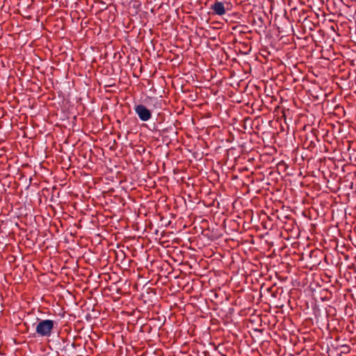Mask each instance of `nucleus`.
Segmentation results:
<instances>
[{"label":"nucleus","instance_id":"obj_1","mask_svg":"<svg viewBox=\"0 0 356 356\" xmlns=\"http://www.w3.org/2000/svg\"><path fill=\"white\" fill-rule=\"evenodd\" d=\"M38 322L35 323V334L40 337H49L56 322L50 319L42 320L37 318Z\"/></svg>","mask_w":356,"mask_h":356},{"label":"nucleus","instance_id":"obj_2","mask_svg":"<svg viewBox=\"0 0 356 356\" xmlns=\"http://www.w3.org/2000/svg\"><path fill=\"white\" fill-rule=\"evenodd\" d=\"M232 5L229 1H218L216 0L215 3L211 6V9L213 15L222 16L225 14L226 10H230Z\"/></svg>","mask_w":356,"mask_h":356},{"label":"nucleus","instance_id":"obj_3","mask_svg":"<svg viewBox=\"0 0 356 356\" xmlns=\"http://www.w3.org/2000/svg\"><path fill=\"white\" fill-rule=\"evenodd\" d=\"M134 111L141 121H148L152 118V112L143 104H138Z\"/></svg>","mask_w":356,"mask_h":356},{"label":"nucleus","instance_id":"obj_4","mask_svg":"<svg viewBox=\"0 0 356 356\" xmlns=\"http://www.w3.org/2000/svg\"><path fill=\"white\" fill-rule=\"evenodd\" d=\"M304 145L306 146L307 149L312 150L316 147V144L314 141L311 140L309 143L307 141L304 143Z\"/></svg>","mask_w":356,"mask_h":356},{"label":"nucleus","instance_id":"obj_5","mask_svg":"<svg viewBox=\"0 0 356 356\" xmlns=\"http://www.w3.org/2000/svg\"><path fill=\"white\" fill-rule=\"evenodd\" d=\"M313 38L314 39V40L316 42H321L322 40H323L324 36L323 35H315V36H313Z\"/></svg>","mask_w":356,"mask_h":356},{"label":"nucleus","instance_id":"obj_6","mask_svg":"<svg viewBox=\"0 0 356 356\" xmlns=\"http://www.w3.org/2000/svg\"><path fill=\"white\" fill-rule=\"evenodd\" d=\"M273 289V286L272 287H269V288H266V290L268 291V292H271Z\"/></svg>","mask_w":356,"mask_h":356}]
</instances>
